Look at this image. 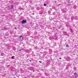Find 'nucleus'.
I'll use <instances>...</instances> for the list:
<instances>
[{
	"instance_id": "f257e3e1",
	"label": "nucleus",
	"mask_w": 78,
	"mask_h": 78,
	"mask_svg": "<svg viewBox=\"0 0 78 78\" xmlns=\"http://www.w3.org/2000/svg\"><path fill=\"white\" fill-rule=\"evenodd\" d=\"M21 22L23 23V24L24 23H27V21L25 20H23Z\"/></svg>"
},
{
	"instance_id": "f03ea898",
	"label": "nucleus",
	"mask_w": 78,
	"mask_h": 78,
	"mask_svg": "<svg viewBox=\"0 0 78 78\" xmlns=\"http://www.w3.org/2000/svg\"><path fill=\"white\" fill-rule=\"evenodd\" d=\"M11 7L12 8H14V5H11Z\"/></svg>"
},
{
	"instance_id": "7ed1b4c3",
	"label": "nucleus",
	"mask_w": 78,
	"mask_h": 78,
	"mask_svg": "<svg viewBox=\"0 0 78 78\" xmlns=\"http://www.w3.org/2000/svg\"><path fill=\"white\" fill-rule=\"evenodd\" d=\"M44 6H47V4H46V3H44Z\"/></svg>"
},
{
	"instance_id": "20e7f679",
	"label": "nucleus",
	"mask_w": 78,
	"mask_h": 78,
	"mask_svg": "<svg viewBox=\"0 0 78 78\" xmlns=\"http://www.w3.org/2000/svg\"><path fill=\"white\" fill-rule=\"evenodd\" d=\"M22 49H20L19 50V51H22Z\"/></svg>"
},
{
	"instance_id": "39448f33",
	"label": "nucleus",
	"mask_w": 78,
	"mask_h": 78,
	"mask_svg": "<svg viewBox=\"0 0 78 78\" xmlns=\"http://www.w3.org/2000/svg\"><path fill=\"white\" fill-rule=\"evenodd\" d=\"M66 47H69V45H66Z\"/></svg>"
},
{
	"instance_id": "423d86ee",
	"label": "nucleus",
	"mask_w": 78,
	"mask_h": 78,
	"mask_svg": "<svg viewBox=\"0 0 78 78\" xmlns=\"http://www.w3.org/2000/svg\"><path fill=\"white\" fill-rule=\"evenodd\" d=\"M12 59H14V57L12 56Z\"/></svg>"
},
{
	"instance_id": "0eeeda50",
	"label": "nucleus",
	"mask_w": 78,
	"mask_h": 78,
	"mask_svg": "<svg viewBox=\"0 0 78 78\" xmlns=\"http://www.w3.org/2000/svg\"><path fill=\"white\" fill-rule=\"evenodd\" d=\"M39 62L40 63H42V62H41V61H39Z\"/></svg>"
},
{
	"instance_id": "6e6552de",
	"label": "nucleus",
	"mask_w": 78,
	"mask_h": 78,
	"mask_svg": "<svg viewBox=\"0 0 78 78\" xmlns=\"http://www.w3.org/2000/svg\"><path fill=\"white\" fill-rule=\"evenodd\" d=\"M59 59H61V57H60L59 58Z\"/></svg>"
},
{
	"instance_id": "1a4fd4ad",
	"label": "nucleus",
	"mask_w": 78,
	"mask_h": 78,
	"mask_svg": "<svg viewBox=\"0 0 78 78\" xmlns=\"http://www.w3.org/2000/svg\"><path fill=\"white\" fill-rule=\"evenodd\" d=\"M74 75H76V74H76V73H74Z\"/></svg>"
},
{
	"instance_id": "9d476101",
	"label": "nucleus",
	"mask_w": 78,
	"mask_h": 78,
	"mask_svg": "<svg viewBox=\"0 0 78 78\" xmlns=\"http://www.w3.org/2000/svg\"><path fill=\"white\" fill-rule=\"evenodd\" d=\"M20 38L22 37V36H20Z\"/></svg>"
},
{
	"instance_id": "9b49d317",
	"label": "nucleus",
	"mask_w": 78,
	"mask_h": 78,
	"mask_svg": "<svg viewBox=\"0 0 78 78\" xmlns=\"http://www.w3.org/2000/svg\"><path fill=\"white\" fill-rule=\"evenodd\" d=\"M1 55H2V56H3V55H2V54H1Z\"/></svg>"
},
{
	"instance_id": "f8f14e48",
	"label": "nucleus",
	"mask_w": 78,
	"mask_h": 78,
	"mask_svg": "<svg viewBox=\"0 0 78 78\" xmlns=\"http://www.w3.org/2000/svg\"><path fill=\"white\" fill-rule=\"evenodd\" d=\"M22 39L23 40V37H22Z\"/></svg>"
},
{
	"instance_id": "ddd939ff",
	"label": "nucleus",
	"mask_w": 78,
	"mask_h": 78,
	"mask_svg": "<svg viewBox=\"0 0 78 78\" xmlns=\"http://www.w3.org/2000/svg\"><path fill=\"white\" fill-rule=\"evenodd\" d=\"M33 15H34V14H34V13H33Z\"/></svg>"
},
{
	"instance_id": "4468645a",
	"label": "nucleus",
	"mask_w": 78,
	"mask_h": 78,
	"mask_svg": "<svg viewBox=\"0 0 78 78\" xmlns=\"http://www.w3.org/2000/svg\"><path fill=\"white\" fill-rule=\"evenodd\" d=\"M15 29H17V28L16 27H15Z\"/></svg>"
},
{
	"instance_id": "2eb2a0df",
	"label": "nucleus",
	"mask_w": 78,
	"mask_h": 78,
	"mask_svg": "<svg viewBox=\"0 0 78 78\" xmlns=\"http://www.w3.org/2000/svg\"><path fill=\"white\" fill-rule=\"evenodd\" d=\"M33 72H34V71L33 70Z\"/></svg>"
},
{
	"instance_id": "dca6fc26",
	"label": "nucleus",
	"mask_w": 78,
	"mask_h": 78,
	"mask_svg": "<svg viewBox=\"0 0 78 78\" xmlns=\"http://www.w3.org/2000/svg\"><path fill=\"white\" fill-rule=\"evenodd\" d=\"M32 52H33H33H34V51H33Z\"/></svg>"
}]
</instances>
